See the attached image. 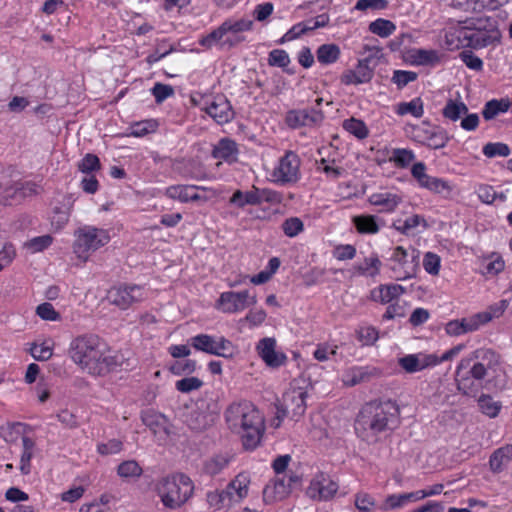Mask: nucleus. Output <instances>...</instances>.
Returning <instances> with one entry per match:
<instances>
[{
    "label": "nucleus",
    "instance_id": "nucleus-1",
    "mask_svg": "<svg viewBox=\"0 0 512 512\" xmlns=\"http://www.w3.org/2000/svg\"><path fill=\"white\" fill-rule=\"evenodd\" d=\"M400 424V408L395 401L365 403L354 421L356 436L367 445L386 440Z\"/></svg>",
    "mask_w": 512,
    "mask_h": 512
},
{
    "label": "nucleus",
    "instance_id": "nucleus-2",
    "mask_svg": "<svg viewBox=\"0 0 512 512\" xmlns=\"http://www.w3.org/2000/svg\"><path fill=\"white\" fill-rule=\"evenodd\" d=\"M68 355L83 371L94 376L106 375L119 366L118 356L95 334L75 337Z\"/></svg>",
    "mask_w": 512,
    "mask_h": 512
},
{
    "label": "nucleus",
    "instance_id": "nucleus-3",
    "mask_svg": "<svg viewBox=\"0 0 512 512\" xmlns=\"http://www.w3.org/2000/svg\"><path fill=\"white\" fill-rule=\"evenodd\" d=\"M499 366L500 356L492 349L480 348L473 351L461 359L457 366L455 380L458 390L465 395L475 396L491 373L495 374V378L498 377Z\"/></svg>",
    "mask_w": 512,
    "mask_h": 512
},
{
    "label": "nucleus",
    "instance_id": "nucleus-4",
    "mask_svg": "<svg viewBox=\"0 0 512 512\" xmlns=\"http://www.w3.org/2000/svg\"><path fill=\"white\" fill-rule=\"evenodd\" d=\"M228 428L240 435L245 450L256 449L265 432V420L262 413L249 401L231 403L225 413Z\"/></svg>",
    "mask_w": 512,
    "mask_h": 512
},
{
    "label": "nucleus",
    "instance_id": "nucleus-5",
    "mask_svg": "<svg viewBox=\"0 0 512 512\" xmlns=\"http://www.w3.org/2000/svg\"><path fill=\"white\" fill-rule=\"evenodd\" d=\"M73 251L79 259L86 262L90 255L107 245L110 241L109 231L92 225H84L74 232Z\"/></svg>",
    "mask_w": 512,
    "mask_h": 512
},
{
    "label": "nucleus",
    "instance_id": "nucleus-6",
    "mask_svg": "<svg viewBox=\"0 0 512 512\" xmlns=\"http://www.w3.org/2000/svg\"><path fill=\"white\" fill-rule=\"evenodd\" d=\"M308 393L303 387L290 386L282 395V400L276 405V417L273 420L275 428L280 427L284 418L289 417L298 421L307 408L306 398Z\"/></svg>",
    "mask_w": 512,
    "mask_h": 512
},
{
    "label": "nucleus",
    "instance_id": "nucleus-7",
    "mask_svg": "<svg viewBox=\"0 0 512 512\" xmlns=\"http://www.w3.org/2000/svg\"><path fill=\"white\" fill-rule=\"evenodd\" d=\"M451 40L449 44H454L456 48H472L482 49L497 41H499V33L497 30H488L482 27H475L471 25L460 26L450 34Z\"/></svg>",
    "mask_w": 512,
    "mask_h": 512
},
{
    "label": "nucleus",
    "instance_id": "nucleus-8",
    "mask_svg": "<svg viewBox=\"0 0 512 512\" xmlns=\"http://www.w3.org/2000/svg\"><path fill=\"white\" fill-rule=\"evenodd\" d=\"M283 200L282 194L270 188H259L255 185L250 190H236L229 199V203L239 209L245 206H258L266 202L269 204H280Z\"/></svg>",
    "mask_w": 512,
    "mask_h": 512
},
{
    "label": "nucleus",
    "instance_id": "nucleus-9",
    "mask_svg": "<svg viewBox=\"0 0 512 512\" xmlns=\"http://www.w3.org/2000/svg\"><path fill=\"white\" fill-rule=\"evenodd\" d=\"M193 482H159L156 489L163 505L176 509L184 504L193 492Z\"/></svg>",
    "mask_w": 512,
    "mask_h": 512
},
{
    "label": "nucleus",
    "instance_id": "nucleus-10",
    "mask_svg": "<svg viewBox=\"0 0 512 512\" xmlns=\"http://www.w3.org/2000/svg\"><path fill=\"white\" fill-rule=\"evenodd\" d=\"M189 343L194 349L207 354L223 358H232L234 355V345L223 336L198 334L191 337Z\"/></svg>",
    "mask_w": 512,
    "mask_h": 512
},
{
    "label": "nucleus",
    "instance_id": "nucleus-11",
    "mask_svg": "<svg viewBox=\"0 0 512 512\" xmlns=\"http://www.w3.org/2000/svg\"><path fill=\"white\" fill-rule=\"evenodd\" d=\"M257 297L250 295L249 290L239 292H222L215 302V308L222 313L235 314L244 311L248 306L255 305Z\"/></svg>",
    "mask_w": 512,
    "mask_h": 512
},
{
    "label": "nucleus",
    "instance_id": "nucleus-12",
    "mask_svg": "<svg viewBox=\"0 0 512 512\" xmlns=\"http://www.w3.org/2000/svg\"><path fill=\"white\" fill-rule=\"evenodd\" d=\"M107 299L110 304L126 310L134 303L144 299L143 288L136 284H120L108 290Z\"/></svg>",
    "mask_w": 512,
    "mask_h": 512
},
{
    "label": "nucleus",
    "instance_id": "nucleus-13",
    "mask_svg": "<svg viewBox=\"0 0 512 512\" xmlns=\"http://www.w3.org/2000/svg\"><path fill=\"white\" fill-rule=\"evenodd\" d=\"M201 110L205 111L217 124L229 123L234 118V111L230 101L223 94L212 97H202L199 103Z\"/></svg>",
    "mask_w": 512,
    "mask_h": 512
},
{
    "label": "nucleus",
    "instance_id": "nucleus-14",
    "mask_svg": "<svg viewBox=\"0 0 512 512\" xmlns=\"http://www.w3.org/2000/svg\"><path fill=\"white\" fill-rule=\"evenodd\" d=\"M248 487L242 482H229L225 490L209 492L207 501L211 508L220 510L229 507L233 501L238 502L247 495Z\"/></svg>",
    "mask_w": 512,
    "mask_h": 512
},
{
    "label": "nucleus",
    "instance_id": "nucleus-15",
    "mask_svg": "<svg viewBox=\"0 0 512 512\" xmlns=\"http://www.w3.org/2000/svg\"><path fill=\"white\" fill-rule=\"evenodd\" d=\"M323 120L324 113L316 107L291 109L285 115V123L291 129L319 125Z\"/></svg>",
    "mask_w": 512,
    "mask_h": 512
},
{
    "label": "nucleus",
    "instance_id": "nucleus-16",
    "mask_svg": "<svg viewBox=\"0 0 512 512\" xmlns=\"http://www.w3.org/2000/svg\"><path fill=\"white\" fill-rule=\"evenodd\" d=\"M382 368L374 365L352 366L343 375V383L348 387L370 383L383 377Z\"/></svg>",
    "mask_w": 512,
    "mask_h": 512
},
{
    "label": "nucleus",
    "instance_id": "nucleus-17",
    "mask_svg": "<svg viewBox=\"0 0 512 512\" xmlns=\"http://www.w3.org/2000/svg\"><path fill=\"white\" fill-rule=\"evenodd\" d=\"M300 158L293 151H287L280 158L278 166L273 172L277 182L282 184L295 182L299 176Z\"/></svg>",
    "mask_w": 512,
    "mask_h": 512
},
{
    "label": "nucleus",
    "instance_id": "nucleus-18",
    "mask_svg": "<svg viewBox=\"0 0 512 512\" xmlns=\"http://www.w3.org/2000/svg\"><path fill=\"white\" fill-rule=\"evenodd\" d=\"M415 258L416 256L412 254L410 262L408 252L402 246H397L393 249L390 257L392 262L391 269L394 271L397 279H406L414 276L416 273V265L413 264Z\"/></svg>",
    "mask_w": 512,
    "mask_h": 512
},
{
    "label": "nucleus",
    "instance_id": "nucleus-19",
    "mask_svg": "<svg viewBox=\"0 0 512 512\" xmlns=\"http://www.w3.org/2000/svg\"><path fill=\"white\" fill-rule=\"evenodd\" d=\"M257 352L264 363L270 368H279L285 365L287 356L283 352L276 351L274 338H263L257 344Z\"/></svg>",
    "mask_w": 512,
    "mask_h": 512
},
{
    "label": "nucleus",
    "instance_id": "nucleus-20",
    "mask_svg": "<svg viewBox=\"0 0 512 512\" xmlns=\"http://www.w3.org/2000/svg\"><path fill=\"white\" fill-rule=\"evenodd\" d=\"M215 420V415L208 411L204 402L196 404L185 416V422L191 430L203 431L209 428Z\"/></svg>",
    "mask_w": 512,
    "mask_h": 512
},
{
    "label": "nucleus",
    "instance_id": "nucleus-21",
    "mask_svg": "<svg viewBox=\"0 0 512 512\" xmlns=\"http://www.w3.org/2000/svg\"><path fill=\"white\" fill-rule=\"evenodd\" d=\"M370 61V57L359 60L354 70H346L341 75V83L344 85H358L369 82L374 74L373 69L369 66Z\"/></svg>",
    "mask_w": 512,
    "mask_h": 512
},
{
    "label": "nucleus",
    "instance_id": "nucleus-22",
    "mask_svg": "<svg viewBox=\"0 0 512 512\" xmlns=\"http://www.w3.org/2000/svg\"><path fill=\"white\" fill-rule=\"evenodd\" d=\"M337 482H309L305 488L306 495L315 501H328L338 492Z\"/></svg>",
    "mask_w": 512,
    "mask_h": 512
},
{
    "label": "nucleus",
    "instance_id": "nucleus-23",
    "mask_svg": "<svg viewBox=\"0 0 512 512\" xmlns=\"http://www.w3.org/2000/svg\"><path fill=\"white\" fill-rule=\"evenodd\" d=\"M212 157L221 159L229 164L234 163L238 159V146L237 143L229 138H222L213 147Z\"/></svg>",
    "mask_w": 512,
    "mask_h": 512
},
{
    "label": "nucleus",
    "instance_id": "nucleus-24",
    "mask_svg": "<svg viewBox=\"0 0 512 512\" xmlns=\"http://www.w3.org/2000/svg\"><path fill=\"white\" fill-rule=\"evenodd\" d=\"M418 185L434 193L450 191L451 188L445 180L437 177H431L425 173V165L418 162Z\"/></svg>",
    "mask_w": 512,
    "mask_h": 512
},
{
    "label": "nucleus",
    "instance_id": "nucleus-25",
    "mask_svg": "<svg viewBox=\"0 0 512 512\" xmlns=\"http://www.w3.org/2000/svg\"><path fill=\"white\" fill-rule=\"evenodd\" d=\"M197 189L198 187L194 185H172L166 188L165 195L182 203L194 202L201 199L196 192Z\"/></svg>",
    "mask_w": 512,
    "mask_h": 512
},
{
    "label": "nucleus",
    "instance_id": "nucleus-26",
    "mask_svg": "<svg viewBox=\"0 0 512 512\" xmlns=\"http://www.w3.org/2000/svg\"><path fill=\"white\" fill-rule=\"evenodd\" d=\"M291 482H268L263 489V500L270 504L285 499L291 493Z\"/></svg>",
    "mask_w": 512,
    "mask_h": 512
},
{
    "label": "nucleus",
    "instance_id": "nucleus-27",
    "mask_svg": "<svg viewBox=\"0 0 512 512\" xmlns=\"http://www.w3.org/2000/svg\"><path fill=\"white\" fill-rule=\"evenodd\" d=\"M368 201L371 205L379 207L378 212L389 213L396 209L401 198L390 192H380L371 194Z\"/></svg>",
    "mask_w": 512,
    "mask_h": 512
},
{
    "label": "nucleus",
    "instance_id": "nucleus-28",
    "mask_svg": "<svg viewBox=\"0 0 512 512\" xmlns=\"http://www.w3.org/2000/svg\"><path fill=\"white\" fill-rule=\"evenodd\" d=\"M382 262L380 261L377 254H371L365 257L363 262L356 263L353 266V275L365 276V277H376L380 273Z\"/></svg>",
    "mask_w": 512,
    "mask_h": 512
},
{
    "label": "nucleus",
    "instance_id": "nucleus-29",
    "mask_svg": "<svg viewBox=\"0 0 512 512\" xmlns=\"http://www.w3.org/2000/svg\"><path fill=\"white\" fill-rule=\"evenodd\" d=\"M469 111L468 106L463 102L461 96L458 94L456 99H448L442 109V115L445 119L451 122L461 120L464 114Z\"/></svg>",
    "mask_w": 512,
    "mask_h": 512
},
{
    "label": "nucleus",
    "instance_id": "nucleus-30",
    "mask_svg": "<svg viewBox=\"0 0 512 512\" xmlns=\"http://www.w3.org/2000/svg\"><path fill=\"white\" fill-rule=\"evenodd\" d=\"M352 222L360 234H376L381 227L379 218L375 215H358L353 217Z\"/></svg>",
    "mask_w": 512,
    "mask_h": 512
},
{
    "label": "nucleus",
    "instance_id": "nucleus-31",
    "mask_svg": "<svg viewBox=\"0 0 512 512\" xmlns=\"http://www.w3.org/2000/svg\"><path fill=\"white\" fill-rule=\"evenodd\" d=\"M141 419L143 424L154 434L161 432L167 434V419L163 414L155 411H146L142 414Z\"/></svg>",
    "mask_w": 512,
    "mask_h": 512
},
{
    "label": "nucleus",
    "instance_id": "nucleus-32",
    "mask_svg": "<svg viewBox=\"0 0 512 512\" xmlns=\"http://www.w3.org/2000/svg\"><path fill=\"white\" fill-rule=\"evenodd\" d=\"M512 460V445H505L498 448L490 457V467L493 471L499 472Z\"/></svg>",
    "mask_w": 512,
    "mask_h": 512
},
{
    "label": "nucleus",
    "instance_id": "nucleus-33",
    "mask_svg": "<svg viewBox=\"0 0 512 512\" xmlns=\"http://www.w3.org/2000/svg\"><path fill=\"white\" fill-rule=\"evenodd\" d=\"M511 107L509 100L492 99L485 103L482 109V115L485 120H492L501 113H505Z\"/></svg>",
    "mask_w": 512,
    "mask_h": 512
},
{
    "label": "nucleus",
    "instance_id": "nucleus-34",
    "mask_svg": "<svg viewBox=\"0 0 512 512\" xmlns=\"http://www.w3.org/2000/svg\"><path fill=\"white\" fill-rule=\"evenodd\" d=\"M230 462L228 455L219 454L206 460L203 465V472L206 476L213 477L225 469Z\"/></svg>",
    "mask_w": 512,
    "mask_h": 512
},
{
    "label": "nucleus",
    "instance_id": "nucleus-35",
    "mask_svg": "<svg viewBox=\"0 0 512 512\" xmlns=\"http://www.w3.org/2000/svg\"><path fill=\"white\" fill-rule=\"evenodd\" d=\"M340 48L336 44H323L316 51L317 60L322 65L335 63L340 57Z\"/></svg>",
    "mask_w": 512,
    "mask_h": 512
},
{
    "label": "nucleus",
    "instance_id": "nucleus-36",
    "mask_svg": "<svg viewBox=\"0 0 512 512\" xmlns=\"http://www.w3.org/2000/svg\"><path fill=\"white\" fill-rule=\"evenodd\" d=\"M158 126V122L154 119L135 122L129 127L127 135L133 137H144L150 133L156 132Z\"/></svg>",
    "mask_w": 512,
    "mask_h": 512
},
{
    "label": "nucleus",
    "instance_id": "nucleus-37",
    "mask_svg": "<svg viewBox=\"0 0 512 512\" xmlns=\"http://www.w3.org/2000/svg\"><path fill=\"white\" fill-rule=\"evenodd\" d=\"M402 290L400 285L381 286L378 290L372 291V298L381 303H390L401 294Z\"/></svg>",
    "mask_w": 512,
    "mask_h": 512
},
{
    "label": "nucleus",
    "instance_id": "nucleus-38",
    "mask_svg": "<svg viewBox=\"0 0 512 512\" xmlns=\"http://www.w3.org/2000/svg\"><path fill=\"white\" fill-rule=\"evenodd\" d=\"M478 406L480 411L490 418L498 416L502 404L499 401H495L492 396L483 394L478 399Z\"/></svg>",
    "mask_w": 512,
    "mask_h": 512
},
{
    "label": "nucleus",
    "instance_id": "nucleus-39",
    "mask_svg": "<svg viewBox=\"0 0 512 512\" xmlns=\"http://www.w3.org/2000/svg\"><path fill=\"white\" fill-rule=\"evenodd\" d=\"M396 30V25L387 19L378 18L369 24V31L381 38H387Z\"/></svg>",
    "mask_w": 512,
    "mask_h": 512
},
{
    "label": "nucleus",
    "instance_id": "nucleus-40",
    "mask_svg": "<svg viewBox=\"0 0 512 512\" xmlns=\"http://www.w3.org/2000/svg\"><path fill=\"white\" fill-rule=\"evenodd\" d=\"M22 454L20 459V469L24 475L30 472V460L33 456L35 442L27 436H22Z\"/></svg>",
    "mask_w": 512,
    "mask_h": 512
},
{
    "label": "nucleus",
    "instance_id": "nucleus-41",
    "mask_svg": "<svg viewBox=\"0 0 512 512\" xmlns=\"http://www.w3.org/2000/svg\"><path fill=\"white\" fill-rule=\"evenodd\" d=\"M39 186L34 182L17 183L14 188L6 189V197L19 196V198L30 197L39 193Z\"/></svg>",
    "mask_w": 512,
    "mask_h": 512
},
{
    "label": "nucleus",
    "instance_id": "nucleus-42",
    "mask_svg": "<svg viewBox=\"0 0 512 512\" xmlns=\"http://www.w3.org/2000/svg\"><path fill=\"white\" fill-rule=\"evenodd\" d=\"M488 319L487 315L476 313L470 317L459 319V321L465 334L478 330L481 326L488 323Z\"/></svg>",
    "mask_w": 512,
    "mask_h": 512
},
{
    "label": "nucleus",
    "instance_id": "nucleus-43",
    "mask_svg": "<svg viewBox=\"0 0 512 512\" xmlns=\"http://www.w3.org/2000/svg\"><path fill=\"white\" fill-rule=\"evenodd\" d=\"M389 160L398 168H406L414 160V153L412 150L396 148L392 150Z\"/></svg>",
    "mask_w": 512,
    "mask_h": 512
},
{
    "label": "nucleus",
    "instance_id": "nucleus-44",
    "mask_svg": "<svg viewBox=\"0 0 512 512\" xmlns=\"http://www.w3.org/2000/svg\"><path fill=\"white\" fill-rule=\"evenodd\" d=\"M223 28H224V26H223V24H221L219 27L212 30L207 35L202 36L198 40L199 45L204 47L205 49H211L215 45L220 46V43H222V39L226 35V31Z\"/></svg>",
    "mask_w": 512,
    "mask_h": 512
},
{
    "label": "nucleus",
    "instance_id": "nucleus-45",
    "mask_svg": "<svg viewBox=\"0 0 512 512\" xmlns=\"http://www.w3.org/2000/svg\"><path fill=\"white\" fill-rule=\"evenodd\" d=\"M343 128L358 139H364L368 136V129L365 123L353 117L343 122Z\"/></svg>",
    "mask_w": 512,
    "mask_h": 512
},
{
    "label": "nucleus",
    "instance_id": "nucleus-46",
    "mask_svg": "<svg viewBox=\"0 0 512 512\" xmlns=\"http://www.w3.org/2000/svg\"><path fill=\"white\" fill-rule=\"evenodd\" d=\"M226 34H238L252 29L253 22L249 19H227L223 23Z\"/></svg>",
    "mask_w": 512,
    "mask_h": 512
},
{
    "label": "nucleus",
    "instance_id": "nucleus-47",
    "mask_svg": "<svg viewBox=\"0 0 512 512\" xmlns=\"http://www.w3.org/2000/svg\"><path fill=\"white\" fill-rule=\"evenodd\" d=\"M483 154L487 158H494L497 156L508 157L511 154L509 146L502 142H489L483 147Z\"/></svg>",
    "mask_w": 512,
    "mask_h": 512
},
{
    "label": "nucleus",
    "instance_id": "nucleus-48",
    "mask_svg": "<svg viewBox=\"0 0 512 512\" xmlns=\"http://www.w3.org/2000/svg\"><path fill=\"white\" fill-rule=\"evenodd\" d=\"M117 473L122 478H136L141 476L142 468L135 460H127L118 466Z\"/></svg>",
    "mask_w": 512,
    "mask_h": 512
},
{
    "label": "nucleus",
    "instance_id": "nucleus-49",
    "mask_svg": "<svg viewBox=\"0 0 512 512\" xmlns=\"http://www.w3.org/2000/svg\"><path fill=\"white\" fill-rule=\"evenodd\" d=\"M101 168L100 160L97 155L87 153L78 164V170L85 174H91Z\"/></svg>",
    "mask_w": 512,
    "mask_h": 512
},
{
    "label": "nucleus",
    "instance_id": "nucleus-50",
    "mask_svg": "<svg viewBox=\"0 0 512 512\" xmlns=\"http://www.w3.org/2000/svg\"><path fill=\"white\" fill-rule=\"evenodd\" d=\"M203 386V381L198 377H185L175 383V388L181 393H190Z\"/></svg>",
    "mask_w": 512,
    "mask_h": 512
},
{
    "label": "nucleus",
    "instance_id": "nucleus-51",
    "mask_svg": "<svg viewBox=\"0 0 512 512\" xmlns=\"http://www.w3.org/2000/svg\"><path fill=\"white\" fill-rule=\"evenodd\" d=\"M282 230L288 237H295L304 230V224L298 217L287 218L282 223Z\"/></svg>",
    "mask_w": 512,
    "mask_h": 512
},
{
    "label": "nucleus",
    "instance_id": "nucleus-52",
    "mask_svg": "<svg viewBox=\"0 0 512 512\" xmlns=\"http://www.w3.org/2000/svg\"><path fill=\"white\" fill-rule=\"evenodd\" d=\"M197 367V363L195 360L186 359L184 361H176L170 366V371L172 374L180 376V375H189L195 372Z\"/></svg>",
    "mask_w": 512,
    "mask_h": 512
},
{
    "label": "nucleus",
    "instance_id": "nucleus-53",
    "mask_svg": "<svg viewBox=\"0 0 512 512\" xmlns=\"http://www.w3.org/2000/svg\"><path fill=\"white\" fill-rule=\"evenodd\" d=\"M268 64L274 67L285 68L290 64L289 55L283 49H274L269 52Z\"/></svg>",
    "mask_w": 512,
    "mask_h": 512
},
{
    "label": "nucleus",
    "instance_id": "nucleus-54",
    "mask_svg": "<svg viewBox=\"0 0 512 512\" xmlns=\"http://www.w3.org/2000/svg\"><path fill=\"white\" fill-rule=\"evenodd\" d=\"M423 268L430 275L436 276L439 274L441 267L440 257L432 252H427L423 257Z\"/></svg>",
    "mask_w": 512,
    "mask_h": 512
},
{
    "label": "nucleus",
    "instance_id": "nucleus-55",
    "mask_svg": "<svg viewBox=\"0 0 512 512\" xmlns=\"http://www.w3.org/2000/svg\"><path fill=\"white\" fill-rule=\"evenodd\" d=\"M415 498V494L404 493L399 495H391L387 497L384 504V509H395L403 506L404 504L413 501Z\"/></svg>",
    "mask_w": 512,
    "mask_h": 512
},
{
    "label": "nucleus",
    "instance_id": "nucleus-56",
    "mask_svg": "<svg viewBox=\"0 0 512 512\" xmlns=\"http://www.w3.org/2000/svg\"><path fill=\"white\" fill-rule=\"evenodd\" d=\"M357 337L363 345L370 346L378 340L379 334L375 327L365 326L357 331Z\"/></svg>",
    "mask_w": 512,
    "mask_h": 512
},
{
    "label": "nucleus",
    "instance_id": "nucleus-57",
    "mask_svg": "<svg viewBox=\"0 0 512 512\" xmlns=\"http://www.w3.org/2000/svg\"><path fill=\"white\" fill-rule=\"evenodd\" d=\"M53 242V237L49 234L37 236L30 239L26 243V247L30 249L33 253L43 251L48 248Z\"/></svg>",
    "mask_w": 512,
    "mask_h": 512
},
{
    "label": "nucleus",
    "instance_id": "nucleus-58",
    "mask_svg": "<svg viewBox=\"0 0 512 512\" xmlns=\"http://www.w3.org/2000/svg\"><path fill=\"white\" fill-rule=\"evenodd\" d=\"M152 95L155 98L156 103H162L167 98L171 97L174 94V89L169 84H163L157 82L154 84L151 89Z\"/></svg>",
    "mask_w": 512,
    "mask_h": 512
},
{
    "label": "nucleus",
    "instance_id": "nucleus-59",
    "mask_svg": "<svg viewBox=\"0 0 512 512\" xmlns=\"http://www.w3.org/2000/svg\"><path fill=\"white\" fill-rule=\"evenodd\" d=\"M36 314L46 321H59L61 315L54 309L51 303L45 302L37 306Z\"/></svg>",
    "mask_w": 512,
    "mask_h": 512
},
{
    "label": "nucleus",
    "instance_id": "nucleus-60",
    "mask_svg": "<svg viewBox=\"0 0 512 512\" xmlns=\"http://www.w3.org/2000/svg\"><path fill=\"white\" fill-rule=\"evenodd\" d=\"M123 449L122 441L118 439H110L106 443H99L97 445V451L101 455H112L121 452Z\"/></svg>",
    "mask_w": 512,
    "mask_h": 512
},
{
    "label": "nucleus",
    "instance_id": "nucleus-61",
    "mask_svg": "<svg viewBox=\"0 0 512 512\" xmlns=\"http://www.w3.org/2000/svg\"><path fill=\"white\" fill-rule=\"evenodd\" d=\"M333 256L339 261L351 260L356 256V248L353 245H338L333 250Z\"/></svg>",
    "mask_w": 512,
    "mask_h": 512
},
{
    "label": "nucleus",
    "instance_id": "nucleus-62",
    "mask_svg": "<svg viewBox=\"0 0 512 512\" xmlns=\"http://www.w3.org/2000/svg\"><path fill=\"white\" fill-rule=\"evenodd\" d=\"M443 362L442 356L436 354L418 353V371L426 368H432Z\"/></svg>",
    "mask_w": 512,
    "mask_h": 512
},
{
    "label": "nucleus",
    "instance_id": "nucleus-63",
    "mask_svg": "<svg viewBox=\"0 0 512 512\" xmlns=\"http://www.w3.org/2000/svg\"><path fill=\"white\" fill-rule=\"evenodd\" d=\"M460 58L464 64L475 71H480L483 68V61L472 51H463L460 53Z\"/></svg>",
    "mask_w": 512,
    "mask_h": 512
},
{
    "label": "nucleus",
    "instance_id": "nucleus-64",
    "mask_svg": "<svg viewBox=\"0 0 512 512\" xmlns=\"http://www.w3.org/2000/svg\"><path fill=\"white\" fill-rule=\"evenodd\" d=\"M414 80H416V73L412 71L396 70L392 77L393 83H395L399 89Z\"/></svg>",
    "mask_w": 512,
    "mask_h": 512
}]
</instances>
